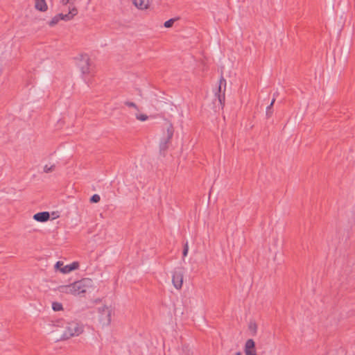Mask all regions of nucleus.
Listing matches in <instances>:
<instances>
[{
  "label": "nucleus",
  "instance_id": "nucleus-22",
  "mask_svg": "<svg viewBox=\"0 0 355 355\" xmlns=\"http://www.w3.org/2000/svg\"><path fill=\"white\" fill-rule=\"evenodd\" d=\"M55 168V165L53 164L50 166H49L48 165H45L44 167V173H50V172H52Z\"/></svg>",
  "mask_w": 355,
  "mask_h": 355
},
{
  "label": "nucleus",
  "instance_id": "nucleus-13",
  "mask_svg": "<svg viewBox=\"0 0 355 355\" xmlns=\"http://www.w3.org/2000/svg\"><path fill=\"white\" fill-rule=\"evenodd\" d=\"M55 270H60L63 274L69 273L68 265L64 266L62 261H58L55 265Z\"/></svg>",
  "mask_w": 355,
  "mask_h": 355
},
{
  "label": "nucleus",
  "instance_id": "nucleus-7",
  "mask_svg": "<svg viewBox=\"0 0 355 355\" xmlns=\"http://www.w3.org/2000/svg\"><path fill=\"white\" fill-rule=\"evenodd\" d=\"M225 87H226V80L223 76H221L220 81H219L218 94H216V101L217 100L218 101V103L221 105L222 108L223 107L224 104H225Z\"/></svg>",
  "mask_w": 355,
  "mask_h": 355
},
{
  "label": "nucleus",
  "instance_id": "nucleus-17",
  "mask_svg": "<svg viewBox=\"0 0 355 355\" xmlns=\"http://www.w3.org/2000/svg\"><path fill=\"white\" fill-rule=\"evenodd\" d=\"M60 20V16L58 17V15H55L54 17L52 18V19L49 22V25L50 26H53L56 25L58 21Z\"/></svg>",
  "mask_w": 355,
  "mask_h": 355
},
{
  "label": "nucleus",
  "instance_id": "nucleus-24",
  "mask_svg": "<svg viewBox=\"0 0 355 355\" xmlns=\"http://www.w3.org/2000/svg\"><path fill=\"white\" fill-rule=\"evenodd\" d=\"M124 104L130 107H133L135 110H139L137 105L133 102L125 101L124 102Z\"/></svg>",
  "mask_w": 355,
  "mask_h": 355
},
{
  "label": "nucleus",
  "instance_id": "nucleus-16",
  "mask_svg": "<svg viewBox=\"0 0 355 355\" xmlns=\"http://www.w3.org/2000/svg\"><path fill=\"white\" fill-rule=\"evenodd\" d=\"M52 309L55 311H61L63 309L62 304L61 303L57 302H53Z\"/></svg>",
  "mask_w": 355,
  "mask_h": 355
},
{
  "label": "nucleus",
  "instance_id": "nucleus-26",
  "mask_svg": "<svg viewBox=\"0 0 355 355\" xmlns=\"http://www.w3.org/2000/svg\"><path fill=\"white\" fill-rule=\"evenodd\" d=\"M61 2L63 5H67L68 3H69V4L73 3L72 0H62Z\"/></svg>",
  "mask_w": 355,
  "mask_h": 355
},
{
  "label": "nucleus",
  "instance_id": "nucleus-11",
  "mask_svg": "<svg viewBox=\"0 0 355 355\" xmlns=\"http://www.w3.org/2000/svg\"><path fill=\"white\" fill-rule=\"evenodd\" d=\"M60 293L73 295V284L69 285L60 286L56 289Z\"/></svg>",
  "mask_w": 355,
  "mask_h": 355
},
{
  "label": "nucleus",
  "instance_id": "nucleus-15",
  "mask_svg": "<svg viewBox=\"0 0 355 355\" xmlns=\"http://www.w3.org/2000/svg\"><path fill=\"white\" fill-rule=\"evenodd\" d=\"M275 102V98H273L270 105H268L266 108V116L267 117H270L272 115V107L273 106L274 103Z\"/></svg>",
  "mask_w": 355,
  "mask_h": 355
},
{
  "label": "nucleus",
  "instance_id": "nucleus-25",
  "mask_svg": "<svg viewBox=\"0 0 355 355\" xmlns=\"http://www.w3.org/2000/svg\"><path fill=\"white\" fill-rule=\"evenodd\" d=\"M188 251H189L188 242H186V243L184 245V248H183V252H182L183 257H184L187 255Z\"/></svg>",
  "mask_w": 355,
  "mask_h": 355
},
{
  "label": "nucleus",
  "instance_id": "nucleus-14",
  "mask_svg": "<svg viewBox=\"0 0 355 355\" xmlns=\"http://www.w3.org/2000/svg\"><path fill=\"white\" fill-rule=\"evenodd\" d=\"M35 8L40 11L47 10V5L45 0H35Z\"/></svg>",
  "mask_w": 355,
  "mask_h": 355
},
{
  "label": "nucleus",
  "instance_id": "nucleus-23",
  "mask_svg": "<svg viewBox=\"0 0 355 355\" xmlns=\"http://www.w3.org/2000/svg\"><path fill=\"white\" fill-rule=\"evenodd\" d=\"M257 329V324L255 322H250L249 324V329L254 334L256 333Z\"/></svg>",
  "mask_w": 355,
  "mask_h": 355
},
{
  "label": "nucleus",
  "instance_id": "nucleus-19",
  "mask_svg": "<svg viewBox=\"0 0 355 355\" xmlns=\"http://www.w3.org/2000/svg\"><path fill=\"white\" fill-rule=\"evenodd\" d=\"M136 118L141 121H145L148 119V116L144 114H137Z\"/></svg>",
  "mask_w": 355,
  "mask_h": 355
},
{
  "label": "nucleus",
  "instance_id": "nucleus-28",
  "mask_svg": "<svg viewBox=\"0 0 355 355\" xmlns=\"http://www.w3.org/2000/svg\"><path fill=\"white\" fill-rule=\"evenodd\" d=\"M277 96V93H275V94H274V97H273V98H275V97H276Z\"/></svg>",
  "mask_w": 355,
  "mask_h": 355
},
{
  "label": "nucleus",
  "instance_id": "nucleus-4",
  "mask_svg": "<svg viewBox=\"0 0 355 355\" xmlns=\"http://www.w3.org/2000/svg\"><path fill=\"white\" fill-rule=\"evenodd\" d=\"M99 320L102 325L107 326L111 322L112 309L107 306L98 308Z\"/></svg>",
  "mask_w": 355,
  "mask_h": 355
},
{
  "label": "nucleus",
  "instance_id": "nucleus-9",
  "mask_svg": "<svg viewBox=\"0 0 355 355\" xmlns=\"http://www.w3.org/2000/svg\"><path fill=\"white\" fill-rule=\"evenodd\" d=\"M69 12L67 14H58V17L60 16V19L64 21H69L73 19L74 16H76L78 14V10L75 7H69Z\"/></svg>",
  "mask_w": 355,
  "mask_h": 355
},
{
  "label": "nucleus",
  "instance_id": "nucleus-8",
  "mask_svg": "<svg viewBox=\"0 0 355 355\" xmlns=\"http://www.w3.org/2000/svg\"><path fill=\"white\" fill-rule=\"evenodd\" d=\"M244 352L245 355H257L255 343L252 339H248L245 342Z\"/></svg>",
  "mask_w": 355,
  "mask_h": 355
},
{
  "label": "nucleus",
  "instance_id": "nucleus-12",
  "mask_svg": "<svg viewBox=\"0 0 355 355\" xmlns=\"http://www.w3.org/2000/svg\"><path fill=\"white\" fill-rule=\"evenodd\" d=\"M133 3L139 9H146L149 6V0H133Z\"/></svg>",
  "mask_w": 355,
  "mask_h": 355
},
{
  "label": "nucleus",
  "instance_id": "nucleus-18",
  "mask_svg": "<svg viewBox=\"0 0 355 355\" xmlns=\"http://www.w3.org/2000/svg\"><path fill=\"white\" fill-rule=\"evenodd\" d=\"M78 266H79V263H78V262H76V261H74V262L71 263V264H69L68 265L69 272L78 269Z\"/></svg>",
  "mask_w": 355,
  "mask_h": 355
},
{
  "label": "nucleus",
  "instance_id": "nucleus-27",
  "mask_svg": "<svg viewBox=\"0 0 355 355\" xmlns=\"http://www.w3.org/2000/svg\"><path fill=\"white\" fill-rule=\"evenodd\" d=\"M235 355H242V354L240 352H238L236 353Z\"/></svg>",
  "mask_w": 355,
  "mask_h": 355
},
{
  "label": "nucleus",
  "instance_id": "nucleus-10",
  "mask_svg": "<svg viewBox=\"0 0 355 355\" xmlns=\"http://www.w3.org/2000/svg\"><path fill=\"white\" fill-rule=\"evenodd\" d=\"M50 218V214L48 211L39 212L33 216V219L38 222H46Z\"/></svg>",
  "mask_w": 355,
  "mask_h": 355
},
{
  "label": "nucleus",
  "instance_id": "nucleus-5",
  "mask_svg": "<svg viewBox=\"0 0 355 355\" xmlns=\"http://www.w3.org/2000/svg\"><path fill=\"white\" fill-rule=\"evenodd\" d=\"M77 65L81 71L82 73H89L90 72V60L89 55H80L77 58Z\"/></svg>",
  "mask_w": 355,
  "mask_h": 355
},
{
  "label": "nucleus",
  "instance_id": "nucleus-20",
  "mask_svg": "<svg viewBox=\"0 0 355 355\" xmlns=\"http://www.w3.org/2000/svg\"><path fill=\"white\" fill-rule=\"evenodd\" d=\"M101 200V198H100V196L98 195V194H94L91 198H90V202L92 203H97L100 201Z\"/></svg>",
  "mask_w": 355,
  "mask_h": 355
},
{
  "label": "nucleus",
  "instance_id": "nucleus-29",
  "mask_svg": "<svg viewBox=\"0 0 355 355\" xmlns=\"http://www.w3.org/2000/svg\"><path fill=\"white\" fill-rule=\"evenodd\" d=\"M187 355H189V354H187Z\"/></svg>",
  "mask_w": 355,
  "mask_h": 355
},
{
  "label": "nucleus",
  "instance_id": "nucleus-1",
  "mask_svg": "<svg viewBox=\"0 0 355 355\" xmlns=\"http://www.w3.org/2000/svg\"><path fill=\"white\" fill-rule=\"evenodd\" d=\"M83 331V327L76 322L67 323L61 339L67 340L73 336H78Z\"/></svg>",
  "mask_w": 355,
  "mask_h": 355
},
{
  "label": "nucleus",
  "instance_id": "nucleus-2",
  "mask_svg": "<svg viewBox=\"0 0 355 355\" xmlns=\"http://www.w3.org/2000/svg\"><path fill=\"white\" fill-rule=\"evenodd\" d=\"M73 295H78L86 293L87 290L93 286V281L89 278H83L80 281L73 283Z\"/></svg>",
  "mask_w": 355,
  "mask_h": 355
},
{
  "label": "nucleus",
  "instance_id": "nucleus-3",
  "mask_svg": "<svg viewBox=\"0 0 355 355\" xmlns=\"http://www.w3.org/2000/svg\"><path fill=\"white\" fill-rule=\"evenodd\" d=\"M165 128L166 133L164 135L159 144V151L163 155H164L165 152L168 148V144L172 139L174 132L173 125L171 123H166Z\"/></svg>",
  "mask_w": 355,
  "mask_h": 355
},
{
  "label": "nucleus",
  "instance_id": "nucleus-21",
  "mask_svg": "<svg viewBox=\"0 0 355 355\" xmlns=\"http://www.w3.org/2000/svg\"><path fill=\"white\" fill-rule=\"evenodd\" d=\"M175 20V19H170L169 20L164 22V26L166 28H171L173 25Z\"/></svg>",
  "mask_w": 355,
  "mask_h": 355
},
{
  "label": "nucleus",
  "instance_id": "nucleus-6",
  "mask_svg": "<svg viewBox=\"0 0 355 355\" xmlns=\"http://www.w3.org/2000/svg\"><path fill=\"white\" fill-rule=\"evenodd\" d=\"M184 279V268H177L175 269L173 277L172 282L174 287L177 289H180L183 284Z\"/></svg>",
  "mask_w": 355,
  "mask_h": 355
}]
</instances>
